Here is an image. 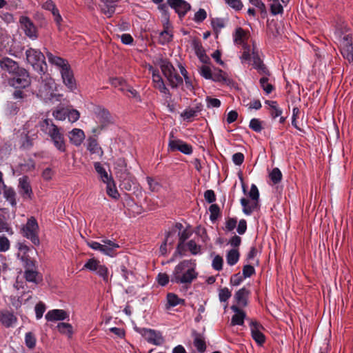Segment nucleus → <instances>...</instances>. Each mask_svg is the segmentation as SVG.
I'll list each match as a JSON object with an SVG mask.
<instances>
[{
    "label": "nucleus",
    "instance_id": "nucleus-19",
    "mask_svg": "<svg viewBox=\"0 0 353 353\" xmlns=\"http://www.w3.org/2000/svg\"><path fill=\"white\" fill-rule=\"evenodd\" d=\"M46 54L48 62L52 65L55 66L60 71V73L64 71L65 68L68 69L70 67L68 61L66 59L54 55L49 51H46Z\"/></svg>",
    "mask_w": 353,
    "mask_h": 353
},
{
    "label": "nucleus",
    "instance_id": "nucleus-34",
    "mask_svg": "<svg viewBox=\"0 0 353 353\" xmlns=\"http://www.w3.org/2000/svg\"><path fill=\"white\" fill-rule=\"evenodd\" d=\"M183 225L180 223H177L173 226L170 230L167 233L165 239L164 241V245H172L176 238V233L178 230H181L183 228Z\"/></svg>",
    "mask_w": 353,
    "mask_h": 353
},
{
    "label": "nucleus",
    "instance_id": "nucleus-36",
    "mask_svg": "<svg viewBox=\"0 0 353 353\" xmlns=\"http://www.w3.org/2000/svg\"><path fill=\"white\" fill-rule=\"evenodd\" d=\"M87 149L91 154H97L99 157H101L103 154L102 148L95 139L89 140Z\"/></svg>",
    "mask_w": 353,
    "mask_h": 353
},
{
    "label": "nucleus",
    "instance_id": "nucleus-10",
    "mask_svg": "<svg viewBox=\"0 0 353 353\" xmlns=\"http://www.w3.org/2000/svg\"><path fill=\"white\" fill-rule=\"evenodd\" d=\"M83 269L94 272L102 278L105 282L107 283L108 281V268L97 259L92 258L88 259L84 264Z\"/></svg>",
    "mask_w": 353,
    "mask_h": 353
},
{
    "label": "nucleus",
    "instance_id": "nucleus-23",
    "mask_svg": "<svg viewBox=\"0 0 353 353\" xmlns=\"http://www.w3.org/2000/svg\"><path fill=\"white\" fill-rule=\"evenodd\" d=\"M61 78L64 85L72 92L77 89V83L74 77L73 72L71 68H65L64 71L61 72Z\"/></svg>",
    "mask_w": 353,
    "mask_h": 353
},
{
    "label": "nucleus",
    "instance_id": "nucleus-62",
    "mask_svg": "<svg viewBox=\"0 0 353 353\" xmlns=\"http://www.w3.org/2000/svg\"><path fill=\"white\" fill-rule=\"evenodd\" d=\"M200 74L206 79L212 78V72L211 69L207 65H202L199 68Z\"/></svg>",
    "mask_w": 353,
    "mask_h": 353
},
{
    "label": "nucleus",
    "instance_id": "nucleus-35",
    "mask_svg": "<svg viewBox=\"0 0 353 353\" xmlns=\"http://www.w3.org/2000/svg\"><path fill=\"white\" fill-rule=\"evenodd\" d=\"M94 167L103 183L108 182L109 180L112 179V176L108 174L105 169L103 167L101 163L95 162L94 163Z\"/></svg>",
    "mask_w": 353,
    "mask_h": 353
},
{
    "label": "nucleus",
    "instance_id": "nucleus-51",
    "mask_svg": "<svg viewBox=\"0 0 353 353\" xmlns=\"http://www.w3.org/2000/svg\"><path fill=\"white\" fill-rule=\"evenodd\" d=\"M25 343L26 345L30 349H32L35 347L36 339L34 335L32 332H28L26 334Z\"/></svg>",
    "mask_w": 353,
    "mask_h": 353
},
{
    "label": "nucleus",
    "instance_id": "nucleus-42",
    "mask_svg": "<svg viewBox=\"0 0 353 353\" xmlns=\"http://www.w3.org/2000/svg\"><path fill=\"white\" fill-rule=\"evenodd\" d=\"M15 196V192L12 188H7L6 186L4 188L3 196L6 201H8L11 204L12 206H15L17 204Z\"/></svg>",
    "mask_w": 353,
    "mask_h": 353
},
{
    "label": "nucleus",
    "instance_id": "nucleus-53",
    "mask_svg": "<svg viewBox=\"0 0 353 353\" xmlns=\"http://www.w3.org/2000/svg\"><path fill=\"white\" fill-rule=\"evenodd\" d=\"M232 294L228 288H221L219 292V299L221 302H227Z\"/></svg>",
    "mask_w": 353,
    "mask_h": 353
},
{
    "label": "nucleus",
    "instance_id": "nucleus-43",
    "mask_svg": "<svg viewBox=\"0 0 353 353\" xmlns=\"http://www.w3.org/2000/svg\"><path fill=\"white\" fill-rule=\"evenodd\" d=\"M172 37L173 35L171 31L169 30L168 28H166L159 34V42L162 45H165L172 39Z\"/></svg>",
    "mask_w": 353,
    "mask_h": 353
},
{
    "label": "nucleus",
    "instance_id": "nucleus-48",
    "mask_svg": "<svg viewBox=\"0 0 353 353\" xmlns=\"http://www.w3.org/2000/svg\"><path fill=\"white\" fill-rule=\"evenodd\" d=\"M68 108H58L53 111V117L59 121H64L67 118Z\"/></svg>",
    "mask_w": 353,
    "mask_h": 353
},
{
    "label": "nucleus",
    "instance_id": "nucleus-1",
    "mask_svg": "<svg viewBox=\"0 0 353 353\" xmlns=\"http://www.w3.org/2000/svg\"><path fill=\"white\" fill-rule=\"evenodd\" d=\"M249 36V33L241 28H236L233 34L234 44L242 46L243 52L240 57L241 62L243 63H250L252 61L253 68L257 70L261 74L269 75V71L263 64L261 59L260 52L255 43H252V48L248 44Z\"/></svg>",
    "mask_w": 353,
    "mask_h": 353
},
{
    "label": "nucleus",
    "instance_id": "nucleus-29",
    "mask_svg": "<svg viewBox=\"0 0 353 353\" xmlns=\"http://www.w3.org/2000/svg\"><path fill=\"white\" fill-rule=\"evenodd\" d=\"M42 8L44 10L50 11L52 12L54 21L58 26H60L62 21V17L55 3L52 0H47L42 5Z\"/></svg>",
    "mask_w": 353,
    "mask_h": 353
},
{
    "label": "nucleus",
    "instance_id": "nucleus-61",
    "mask_svg": "<svg viewBox=\"0 0 353 353\" xmlns=\"http://www.w3.org/2000/svg\"><path fill=\"white\" fill-rule=\"evenodd\" d=\"M249 127L254 132H259L262 130L261 122L258 119H251Z\"/></svg>",
    "mask_w": 353,
    "mask_h": 353
},
{
    "label": "nucleus",
    "instance_id": "nucleus-20",
    "mask_svg": "<svg viewBox=\"0 0 353 353\" xmlns=\"http://www.w3.org/2000/svg\"><path fill=\"white\" fill-rule=\"evenodd\" d=\"M19 193L25 199H32L33 192L28 177L23 176L19 179Z\"/></svg>",
    "mask_w": 353,
    "mask_h": 353
},
{
    "label": "nucleus",
    "instance_id": "nucleus-22",
    "mask_svg": "<svg viewBox=\"0 0 353 353\" xmlns=\"http://www.w3.org/2000/svg\"><path fill=\"white\" fill-rule=\"evenodd\" d=\"M0 67L2 70H6L13 75L22 68L19 66L16 61L8 57L0 59Z\"/></svg>",
    "mask_w": 353,
    "mask_h": 353
},
{
    "label": "nucleus",
    "instance_id": "nucleus-52",
    "mask_svg": "<svg viewBox=\"0 0 353 353\" xmlns=\"http://www.w3.org/2000/svg\"><path fill=\"white\" fill-rule=\"evenodd\" d=\"M270 178L274 184L278 183L282 179V173L279 168H275L270 173Z\"/></svg>",
    "mask_w": 353,
    "mask_h": 353
},
{
    "label": "nucleus",
    "instance_id": "nucleus-49",
    "mask_svg": "<svg viewBox=\"0 0 353 353\" xmlns=\"http://www.w3.org/2000/svg\"><path fill=\"white\" fill-rule=\"evenodd\" d=\"M187 246L189 251L193 255L201 254L202 253L201 246L197 245L196 242L193 240H190V241H188L187 243Z\"/></svg>",
    "mask_w": 353,
    "mask_h": 353
},
{
    "label": "nucleus",
    "instance_id": "nucleus-13",
    "mask_svg": "<svg viewBox=\"0 0 353 353\" xmlns=\"http://www.w3.org/2000/svg\"><path fill=\"white\" fill-rule=\"evenodd\" d=\"M149 70L152 72L154 87L158 89L159 92L163 94L164 97L170 99L171 97V94L169 90L165 86L164 81L160 75L159 71L157 69L154 68L152 65L149 66Z\"/></svg>",
    "mask_w": 353,
    "mask_h": 353
},
{
    "label": "nucleus",
    "instance_id": "nucleus-47",
    "mask_svg": "<svg viewBox=\"0 0 353 353\" xmlns=\"http://www.w3.org/2000/svg\"><path fill=\"white\" fill-rule=\"evenodd\" d=\"M198 112L199 111L197 110H195L194 108H186L181 112V117L184 120L190 121L192 118L196 116Z\"/></svg>",
    "mask_w": 353,
    "mask_h": 353
},
{
    "label": "nucleus",
    "instance_id": "nucleus-4",
    "mask_svg": "<svg viewBox=\"0 0 353 353\" xmlns=\"http://www.w3.org/2000/svg\"><path fill=\"white\" fill-rule=\"evenodd\" d=\"M87 245L91 249L99 251L102 254L110 257H114L117 254V250L120 248L119 245L114 241L108 239H103L101 242L94 241H87Z\"/></svg>",
    "mask_w": 353,
    "mask_h": 353
},
{
    "label": "nucleus",
    "instance_id": "nucleus-44",
    "mask_svg": "<svg viewBox=\"0 0 353 353\" xmlns=\"http://www.w3.org/2000/svg\"><path fill=\"white\" fill-rule=\"evenodd\" d=\"M58 330L60 333L66 334L69 337H71L73 333L72 326L66 323H59L57 325Z\"/></svg>",
    "mask_w": 353,
    "mask_h": 353
},
{
    "label": "nucleus",
    "instance_id": "nucleus-6",
    "mask_svg": "<svg viewBox=\"0 0 353 353\" xmlns=\"http://www.w3.org/2000/svg\"><path fill=\"white\" fill-rule=\"evenodd\" d=\"M27 61L39 73H43L46 67L45 56L39 50L29 48L26 52Z\"/></svg>",
    "mask_w": 353,
    "mask_h": 353
},
{
    "label": "nucleus",
    "instance_id": "nucleus-58",
    "mask_svg": "<svg viewBox=\"0 0 353 353\" xmlns=\"http://www.w3.org/2000/svg\"><path fill=\"white\" fill-rule=\"evenodd\" d=\"M46 310V305L43 302H39L35 305V314L37 319H40L42 318L43 313L45 312Z\"/></svg>",
    "mask_w": 353,
    "mask_h": 353
},
{
    "label": "nucleus",
    "instance_id": "nucleus-38",
    "mask_svg": "<svg viewBox=\"0 0 353 353\" xmlns=\"http://www.w3.org/2000/svg\"><path fill=\"white\" fill-rule=\"evenodd\" d=\"M185 301L180 299L174 293L167 294V308L173 307L180 304H183Z\"/></svg>",
    "mask_w": 353,
    "mask_h": 353
},
{
    "label": "nucleus",
    "instance_id": "nucleus-60",
    "mask_svg": "<svg viewBox=\"0 0 353 353\" xmlns=\"http://www.w3.org/2000/svg\"><path fill=\"white\" fill-rule=\"evenodd\" d=\"M223 259L219 255H216L212 260V268L217 271H220L223 268Z\"/></svg>",
    "mask_w": 353,
    "mask_h": 353
},
{
    "label": "nucleus",
    "instance_id": "nucleus-56",
    "mask_svg": "<svg viewBox=\"0 0 353 353\" xmlns=\"http://www.w3.org/2000/svg\"><path fill=\"white\" fill-rule=\"evenodd\" d=\"M105 3V7L102 9L103 12L108 17H111L115 12V8L114 6H110L108 4L109 0H101Z\"/></svg>",
    "mask_w": 353,
    "mask_h": 353
},
{
    "label": "nucleus",
    "instance_id": "nucleus-21",
    "mask_svg": "<svg viewBox=\"0 0 353 353\" xmlns=\"http://www.w3.org/2000/svg\"><path fill=\"white\" fill-rule=\"evenodd\" d=\"M94 113L98 121L100 123L99 130H102L110 122V112L103 107L97 106L94 110Z\"/></svg>",
    "mask_w": 353,
    "mask_h": 353
},
{
    "label": "nucleus",
    "instance_id": "nucleus-37",
    "mask_svg": "<svg viewBox=\"0 0 353 353\" xmlns=\"http://www.w3.org/2000/svg\"><path fill=\"white\" fill-rule=\"evenodd\" d=\"M265 103L270 107V112L272 119H276L281 116L283 111L279 107L278 103L275 101H266Z\"/></svg>",
    "mask_w": 353,
    "mask_h": 353
},
{
    "label": "nucleus",
    "instance_id": "nucleus-28",
    "mask_svg": "<svg viewBox=\"0 0 353 353\" xmlns=\"http://www.w3.org/2000/svg\"><path fill=\"white\" fill-rule=\"evenodd\" d=\"M231 310L234 312L231 319V325H243L246 316L245 312L236 305H232Z\"/></svg>",
    "mask_w": 353,
    "mask_h": 353
},
{
    "label": "nucleus",
    "instance_id": "nucleus-32",
    "mask_svg": "<svg viewBox=\"0 0 353 353\" xmlns=\"http://www.w3.org/2000/svg\"><path fill=\"white\" fill-rule=\"evenodd\" d=\"M179 242L178 243L176 252L180 255H183V248L184 246V242L191 236L192 232L190 229L183 228L179 231H177Z\"/></svg>",
    "mask_w": 353,
    "mask_h": 353
},
{
    "label": "nucleus",
    "instance_id": "nucleus-16",
    "mask_svg": "<svg viewBox=\"0 0 353 353\" xmlns=\"http://www.w3.org/2000/svg\"><path fill=\"white\" fill-rule=\"evenodd\" d=\"M167 3L170 8L175 10L180 19L184 17L191 9L190 4L185 0H167Z\"/></svg>",
    "mask_w": 353,
    "mask_h": 353
},
{
    "label": "nucleus",
    "instance_id": "nucleus-24",
    "mask_svg": "<svg viewBox=\"0 0 353 353\" xmlns=\"http://www.w3.org/2000/svg\"><path fill=\"white\" fill-rule=\"evenodd\" d=\"M45 318L48 321L50 322L63 321L69 318V314L64 310L54 309L49 310L46 313Z\"/></svg>",
    "mask_w": 353,
    "mask_h": 353
},
{
    "label": "nucleus",
    "instance_id": "nucleus-2",
    "mask_svg": "<svg viewBox=\"0 0 353 353\" xmlns=\"http://www.w3.org/2000/svg\"><path fill=\"white\" fill-rule=\"evenodd\" d=\"M196 263L194 260H183L174 268L171 281L172 283L189 285L198 276Z\"/></svg>",
    "mask_w": 353,
    "mask_h": 353
},
{
    "label": "nucleus",
    "instance_id": "nucleus-59",
    "mask_svg": "<svg viewBox=\"0 0 353 353\" xmlns=\"http://www.w3.org/2000/svg\"><path fill=\"white\" fill-rule=\"evenodd\" d=\"M250 199L253 201H259V192L256 185L252 184L248 192Z\"/></svg>",
    "mask_w": 353,
    "mask_h": 353
},
{
    "label": "nucleus",
    "instance_id": "nucleus-30",
    "mask_svg": "<svg viewBox=\"0 0 353 353\" xmlns=\"http://www.w3.org/2000/svg\"><path fill=\"white\" fill-rule=\"evenodd\" d=\"M250 291L245 287L239 290L234 294V299L239 307H245L248 305V299Z\"/></svg>",
    "mask_w": 353,
    "mask_h": 353
},
{
    "label": "nucleus",
    "instance_id": "nucleus-54",
    "mask_svg": "<svg viewBox=\"0 0 353 353\" xmlns=\"http://www.w3.org/2000/svg\"><path fill=\"white\" fill-rule=\"evenodd\" d=\"M67 118L71 123L77 121L80 118V113L75 109H68Z\"/></svg>",
    "mask_w": 353,
    "mask_h": 353
},
{
    "label": "nucleus",
    "instance_id": "nucleus-15",
    "mask_svg": "<svg viewBox=\"0 0 353 353\" xmlns=\"http://www.w3.org/2000/svg\"><path fill=\"white\" fill-rule=\"evenodd\" d=\"M143 337L150 343L160 345L164 342L163 337L161 333L154 330L143 328L141 332Z\"/></svg>",
    "mask_w": 353,
    "mask_h": 353
},
{
    "label": "nucleus",
    "instance_id": "nucleus-11",
    "mask_svg": "<svg viewBox=\"0 0 353 353\" xmlns=\"http://www.w3.org/2000/svg\"><path fill=\"white\" fill-rule=\"evenodd\" d=\"M168 150L179 151L185 154H190L192 152V146L181 139H176L172 132L170 134Z\"/></svg>",
    "mask_w": 353,
    "mask_h": 353
},
{
    "label": "nucleus",
    "instance_id": "nucleus-8",
    "mask_svg": "<svg viewBox=\"0 0 353 353\" xmlns=\"http://www.w3.org/2000/svg\"><path fill=\"white\" fill-rule=\"evenodd\" d=\"M83 269L94 272L102 278L105 282L107 283L108 281V268L97 259L92 258L88 259L84 264Z\"/></svg>",
    "mask_w": 353,
    "mask_h": 353
},
{
    "label": "nucleus",
    "instance_id": "nucleus-63",
    "mask_svg": "<svg viewBox=\"0 0 353 353\" xmlns=\"http://www.w3.org/2000/svg\"><path fill=\"white\" fill-rule=\"evenodd\" d=\"M244 159H245L244 155L241 152L234 153L232 157V162L236 165H241L243 163Z\"/></svg>",
    "mask_w": 353,
    "mask_h": 353
},
{
    "label": "nucleus",
    "instance_id": "nucleus-31",
    "mask_svg": "<svg viewBox=\"0 0 353 353\" xmlns=\"http://www.w3.org/2000/svg\"><path fill=\"white\" fill-rule=\"evenodd\" d=\"M289 1L290 0H270L272 14H281L283 12V8L288 5Z\"/></svg>",
    "mask_w": 353,
    "mask_h": 353
},
{
    "label": "nucleus",
    "instance_id": "nucleus-46",
    "mask_svg": "<svg viewBox=\"0 0 353 353\" xmlns=\"http://www.w3.org/2000/svg\"><path fill=\"white\" fill-rule=\"evenodd\" d=\"M259 83L261 87L267 94H269L272 92L274 87L272 84L269 83L268 78L267 77L261 78Z\"/></svg>",
    "mask_w": 353,
    "mask_h": 353
},
{
    "label": "nucleus",
    "instance_id": "nucleus-50",
    "mask_svg": "<svg viewBox=\"0 0 353 353\" xmlns=\"http://www.w3.org/2000/svg\"><path fill=\"white\" fill-rule=\"evenodd\" d=\"M194 345L200 352H203L206 349L204 340L199 335L196 336L194 339Z\"/></svg>",
    "mask_w": 353,
    "mask_h": 353
},
{
    "label": "nucleus",
    "instance_id": "nucleus-14",
    "mask_svg": "<svg viewBox=\"0 0 353 353\" xmlns=\"http://www.w3.org/2000/svg\"><path fill=\"white\" fill-rule=\"evenodd\" d=\"M341 52L349 62L353 61V40L350 34H345L341 40Z\"/></svg>",
    "mask_w": 353,
    "mask_h": 353
},
{
    "label": "nucleus",
    "instance_id": "nucleus-17",
    "mask_svg": "<svg viewBox=\"0 0 353 353\" xmlns=\"http://www.w3.org/2000/svg\"><path fill=\"white\" fill-rule=\"evenodd\" d=\"M19 22L21 26V28L23 30L26 35L31 39L35 40L37 39V28L29 17L22 16L19 19Z\"/></svg>",
    "mask_w": 353,
    "mask_h": 353
},
{
    "label": "nucleus",
    "instance_id": "nucleus-64",
    "mask_svg": "<svg viewBox=\"0 0 353 353\" xmlns=\"http://www.w3.org/2000/svg\"><path fill=\"white\" fill-rule=\"evenodd\" d=\"M146 181L149 185L150 189L152 192H157L159 190V188H160L159 183L157 181H156L155 180H154L152 178L148 176L146 178Z\"/></svg>",
    "mask_w": 353,
    "mask_h": 353
},
{
    "label": "nucleus",
    "instance_id": "nucleus-57",
    "mask_svg": "<svg viewBox=\"0 0 353 353\" xmlns=\"http://www.w3.org/2000/svg\"><path fill=\"white\" fill-rule=\"evenodd\" d=\"M207 17V12L206 11L203 9V8H200L195 14H194V21L197 23H201L203 22Z\"/></svg>",
    "mask_w": 353,
    "mask_h": 353
},
{
    "label": "nucleus",
    "instance_id": "nucleus-26",
    "mask_svg": "<svg viewBox=\"0 0 353 353\" xmlns=\"http://www.w3.org/2000/svg\"><path fill=\"white\" fill-rule=\"evenodd\" d=\"M68 138L72 145L78 147L83 142L85 135L82 130L74 128L68 132Z\"/></svg>",
    "mask_w": 353,
    "mask_h": 353
},
{
    "label": "nucleus",
    "instance_id": "nucleus-7",
    "mask_svg": "<svg viewBox=\"0 0 353 353\" xmlns=\"http://www.w3.org/2000/svg\"><path fill=\"white\" fill-rule=\"evenodd\" d=\"M159 65L163 75L172 88H176L179 84L183 83L182 78L175 73V69L170 62L162 59Z\"/></svg>",
    "mask_w": 353,
    "mask_h": 353
},
{
    "label": "nucleus",
    "instance_id": "nucleus-45",
    "mask_svg": "<svg viewBox=\"0 0 353 353\" xmlns=\"http://www.w3.org/2000/svg\"><path fill=\"white\" fill-rule=\"evenodd\" d=\"M225 3L234 11H240L243 8L241 0H223Z\"/></svg>",
    "mask_w": 353,
    "mask_h": 353
},
{
    "label": "nucleus",
    "instance_id": "nucleus-18",
    "mask_svg": "<svg viewBox=\"0 0 353 353\" xmlns=\"http://www.w3.org/2000/svg\"><path fill=\"white\" fill-rule=\"evenodd\" d=\"M250 327L252 339L259 345H262L265 341V336L263 333L264 327L256 321H252Z\"/></svg>",
    "mask_w": 353,
    "mask_h": 353
},
{
    "label": "nucleus",
    "instance_id": "nucleus-3",
    "mask_svg": "<svg viewBox=\"0 0 353 353\" xmlns=\"http://www.w3.org/2000/svg\"><path fill=\"white\" fill-rule=\"evenodd\" d=\"M39 125L41 130L50 138V141L55 148L60 152H65L66 151V141L62 129L48 119L40 121Z\"/></svg>",
    "mask_w": 353,
    "mask_h": 353
},
{
    "label": "nucleus",
    "instance_id": "nucleus-5",
    "mask_svg": "<svg viewBox=\"0 0 353 353\" xmlns=\"http://www.w3.org/2000/svg\"><path fill=\"white\" fill-rule=\"evenodd\" d=\"M21 231L23 237L29 239L34 245H39V226L34 216L28 219L26 223L22 225Z\"/></svg>",
    "mask_w": 353,
    "mask_h": 353
},
{
    "label": "nucleus",
    "instance_id": "nucleus-41",
    "mask_svg": "<svg viewBox=\"0 0 353 353\" xmlns=\"http://www.w3.org/2000/svg\"><path fill=\"white\" fill-rule=\"evenodd\" d=\"M195 53L200 61L204 63H208L210 58L207 56L202 46L199 43H195L194 46Z\"/></svg>",
    "mask_w": 353,
    "mask_h": 353
},
{
    "label": "nucleus",
    "instance_id": "nucleus-40",
    "mask_svg": "<svg viewBox=\"0 0 353 353\" xmlns=\"http://www.w3.org/2000/svg\"><path fill=\"white\" fill-rule=\"evenodd\" d=\"M105 183L106 184V192L108 195L112 199H117L119 197V193L117 190L113 179H112Z\"/></svg>",
    "mask_w": 353,
    "mask_h": 353
},
{
    "label": "nucleus",
    "instance_id": "nucleus-9",
    "mask_svg": "<svg viewBox=\"0 0 353 353\" xmlns=\"http://www.w3.org/2000/svg\"><path fill=\"white\" fill-rule=\"evenodd\" d=\"M83 269L94 272L102 278L105 282L107 283L108 281V268L97 259L92 258L88 259L84 264Z\"/></svg>",
    "mask_w": 353,
    "mask_h": 353
},
{
    "label": "nucleus",
    "instance_id": "nucleus-55",
    "mask_svg": "<svg viewBox=\"0 0 353 353\" xmlns=\"http://www.w3.org/2000/svg\"><path fill=\"white\" fill-rule=\"evenodd\" d=\"M210 80H212L215 82H224L226 81V77L225 76V73L222 70H219L212 72V78H210Z\"/></svg>",
    "mask_w": 353,
    "mask_h": 353
},
{
    "label": "nucleus",
    "instance_id": "nucleus-12",
    "mask_svg": "<svg viewBox=\"0 0 353 353\" xmlns=\"http://www.w3.org/2000/svg\"><path fill=\"white\" fill-rule=\"evenodd\" d=\"M9 80V84L15 88H25L30 85V79L26 70L21 68Z\"/></svg>",
    "mask_w": 353,
    "mask_h": 353
},
{
    "label": "nucleus",
    "instance_id": "nucleus-33",
    "mask_svg": "<svg viewBox=\"0 0 353 353\" xmlns=\"http://www.w3.org/2000/svg\"><path fill=\"white\" fill-rule=\"evenodd\" d=\"M24 277L26 281L32 283L35 285H37L40 282L42 281L43 277L42 275L40 274L36 269L34 270H25L24 271Z\"/></svg>",
    "mask_w": 353,
    "mask_h": 353
},
{
    "label": "nucleus",
    "instance_id": "nucleus-27",
    "mask_svg": "<svg viewBox=\"0 0 353 353\" xmlns=\"http://www.w3.org/2000/svg\"><path fill=\"white\" fill-rule=\"evenodd\" d=\"M17 319L12 312L8 310H0V322L6 327H13L17 323Z\"/></svg>",
    "mask_w": 353,
    "mask_h": 353
},
{
    "label": "nucleus",
    "instance_id": "nucleus-39",
    "mask_svg": "<svg viewBox=\"0 0 353 353\" xmlns=\"http://www.w3.org/2000/svg\"><path fill=\"white\" fill-rule=\"evenodd\" d=\"M239 256L240 254L237 249L229 250L226 255L227 263L230 266L235 265L239 261Z\"/></svg>",
    "mask_w": 353,
    "mask_h": 353
},
{
    "label": "nucleus",
    "instance_id": "nucleus-25",
    "mask_svg": "<svg viewBox=\"0 0 353 353\" xmlns=\"http://www.w3.org/2000/svg\"><path fill=\"white\" fill-rule=\"evenodd\" d=\"M240 202L243 207V212L247 216L252 214V212L259 209V201L242 198Z\"/></svg>",
    "mask_w": 353,
    "mask_h": 353
}]
</instances>
